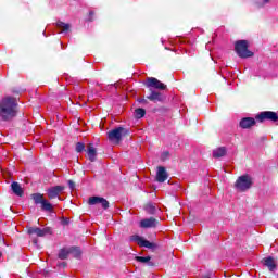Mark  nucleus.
Returning a JSON list of instances; mask_svg holds the SVG:
<instances>
[{"mask_svg":"<svg viewBox=\"0 0 278 278\" xmlns=\"http://www.w3.org/2000/svg\"><path fill=\"white\" fill-rule=\"evenodd\" d=\"M143 86L149 89L150 94L147 96L152 103H164L166 101V93L160 90H166V85L155 77H148Z\"/></svg>","mask_w":278,"mask_h":278,"instance_id":"nucleus-1","label":"nucleus"},{"mask_svg":"<svg viewBox=\"0 0 278 278\" xmlns=\"http://www.w3.org/2000/svg\"><path fill=\"white\" fill-rule=\"evenodd\" d=\"M18 103L13 97H5L0 100V118L1 121H12L16 116Z\"/></svg>","mask_w":278,"mask_h":278,"instance_id":"nucleus-2","label":"nucleus"},{"mask_svg":"<svg viewBox=\"0 0 278 278\" xmlns=\"http://www.w3.org/2000/svg\"><path fill=\"white\" fill-rule=\"evenodd\" d=\"M251 186H253V178L249 175L240 176L235 182V188L238 192H247V190H250Z\"/></svg>","mask_w":278,"mask_h":278,"instance_id":"nucleus-3","label":"nucleus"},{"mask_svg":"<svg viewBox=\"0 0 278 278\" xmlns=\"http://www.w3.org/2000/svg\"><path fill=\"white\" fill-rule=\"evenodd\" d=\"M235 51L239 58H253V53L249 50V41L239 40L235 43Z\"/></svg>","mask_w":278,"mask_h":278,"instance_id":"nucleus-4","label":"nucleus"},{"mask_svg":"<svg viewBox=\"0 0 278 278\" xmlns=\"http://www.w3.org/2000/svg\"><path fill=\"white\" fill-rule=\"evenodd\" d=\"M31 199L35 205H41V210L43 212H53V204L47 201V199H45V195H42L41 193H33Z\"/></svg>","mask_w":278,"mask_h":278,"instance_id":"nucleus-5","label":"nucleus"},{"mask_svg":"<svg viewBox=\"0 0 278 278\" xmlns=\"http://www.w3.org/2000/svg\"><path fill=\"white\" fill-rule=\"evenodd\" d=\"M129 134V130L127 128H124L122 126L114 128L108 132V138L110 142H118L119 140H123L124 136H127Z\"/></svg>","mask_w":278,"mask_h":278,"instance_id":"nucleus-6","label":"nucleus"},{"mask_svg":"<svg viewBox=\"0 0 278 278\" xmlns=\"http://www.w3.org/2000/svg\"><path fill=\"white\" fill-rule=\"evenodd\" d=\"M255 121H258V123H264L265 121L277 123L278 114L275 111H263L255 116Z\"/></svg>","mask_w":278,"mask_h":278,"instance_id":"nucleus-7","label":"nucleus"},{"mask_svg":"<svg viewBox=\"0 0 278 278\" xmlns=\"http://www.w3.org/2000/svg\"><path fill=\"white\" fill-rule=\"evenodd\" d=\"M130 242H137L139 247H143L144 249H151L152 251H154V249H157V244L150 242L149 240L138 235L131 236Z\"/></svg>","mask_w":278,"mask_h":278,"instance_id":"nucleus-8","label":"nucleus"},{"mask_svg":"<svg viewBox=\"0 0 278 278\" xmlns=\"http://www.w3.org/2000/svg\"><path fill=\"white\" fill-rule=\"evenodd\" d=\"M29 236H38V238H45V236L51 233V228H38V227H30L28 228Z\"/></svg>","mask_w":278,"mask_h":278,"instance_id":"nucleus-9","label":"nucleus"},{"mask_svg":"<svg viewBox=\"0 0 278 278\" xmlns=\"http://www.w3.org/2000/svg\"><path fill=\"white\" fill-rule=\"evenodd\" d=\"M88 203L90 205H99L100 204L103 207V210H108V207H110V202L101 197H91V198H89Z\"/></svg>","mask_w":278,"mask_h":278,"instance_id":"nucleus-10","label":"nucleus"},{"mask_svg":"<svg viewBox=\"0 0 278 278\" xmlns=\"http://www.w3.org/2000/svg\"><path fill=\"white\" fill-rule=\"evenodd\" d=\"M49 199H58L64 192V186H54L47 190Z\"/></svg>","mask_w":278,"mask_h":278,"instance_id":"nucleus-11","label":"nucleus"},{"mask_svg":"<svg viewBox=\"0 0 278 278\" xmlns=\"http://www.w3.org/2000/svg\"><path fill=\"white\" fill-rule=\"evenodd\" d=\"M263 266L268 268L269 273H275L277 270V263H275V258L273 256H268L263 258Z\"/></svg>","mask_w":278,"mask_h":278,"instance_id":"nucleus-12","label":"nucleus"},{"mask_svg":"<svg viewBox=\"0 0 278 278\" xmlns=\"http://www.w3.org/2000/svg\"><path fill=\"white\" fill-rule=\"evenodd\" d=\"M140 227L142 229H151L157 227V219L155 217L144 218L140 222Z\"/></svg>","mask_w":278,"mask_h":278,"instance_id":"nucleus-13","label":"nucleus"},{"mask_svg":"<svg viewBox=\"0 0 278 278\" xmlns=\"http://www.w3.org/2000/svg\"><path fill=\"white\" fill-rule=\"evenodd\" d=\"M254 125L255 118L253 117H243L239 123V127H241V129H251Z\"/></svg>","mask_w":278,"mask_h":278,"instance_id":"nucleus-14","label":"nucleus"},{"mask_svg":"<svg viewBox=\"0 0 278 278\" xmlns=\"http://www.w3.org/2000/svg\"><path fill=\"white\" fill-rule=\"evenodd\" d=\"M168 179V172H166L165 167L160 166L156 172V181L159 184H164Z\"/></svg>","mask_w":278,"mask_h":278,"instance_id":"nucleus-15","label":"nucleus"},{"mask_svg":"<svg viewBox=\"0 0 278 278\" xmlns=\"http://www.w3.org/2000/svg\"><path fill=\"white\" fill-rule=\"evenodd\" d=\"M87 155L90 162L97 161V148L92 143H90L87 148Z\"/></svg>","mask_w":278,"mask_h":278,"instance_id":"nucleus-16","label":"nucleus"},{"mask_svg":"<svg viewBox=\"0 0 278 278\" xmlns=\"http://www.w3.org/2000/svg\"><path fill=\"white\" fill-rule=\"evenodd\" d=\"M11 190L13 193L16 194V197H22L24 191H23V187H21V184L13 181L11 184Z\"/></svg>","mask_w":278,"mask_h":278,"instance_id":"nucleus-17","label":"nucleus"},{"mask_svg":"<svg viewBox=\"0 0 278 278\" xmlns=\"http://www.w3.org/2000/svg\"><path fill=\"white\" fill-rule=\"evenodd\" d=\"M56 27L61 29L62 34H68L71 31V24H66L64 22H56Z\"/></svg>","mask_w":278,"mask_h":278,"instance_id":"nucleus-18","label":"nucleus"},{"mask_svg":"<svg viewBox=\"0 0 278 278\" xmlns=\"http://www.w3.org/2000/svg\"><path fill=\"white\" fill-rule=\"evenodd\" d=\"M136 262H140V264H147V266H153V262H151V256H136Z\"/></svg>","mask_w":278,"mask_h":278,"instance_id":"nucleus-19","label":"nucleus"},{"mask_svg":"<svg viewBox=\"0 0 278 278\" xmlns=\"http://www.w3.org/2000/svg\"><path fill=\"white\" fill-rule=\"evenodd\" d=\"M144 211L147 212V214L155 215L157 214V206L150 202L144 206Z\"/></svg>","mask_w":278,"mask_h":278,"instance_id":"nucleus-20","label":"nucleus"},{"mask_svg":"<svg viewBox=\"0 0 278 278\" xmlns=\"http://www.w3.org/2000/svg\"><path fill=\"white\" fill-rule=\"evenodd\" d=\"M226 154L227 149H225L224 147L217 148L213 151V157H225Z\"/></svg>","mask_w":278,"mask_h":278,"instance_id":"nucleus-21","label":"nucleus"},{"mask_svg":"<svg viewBox=\"0 0 278 278\" xmlns=\"http://www.w3.org/2000/svg\"><path fill=\"white\" fill-rule=\"evenodd\" d=\"M68 255H71L70 248H63L59 251L58 257L59 260H67Z\"/></svg>","mask_w":278,"mask_h":278,"instance_id":"nucleus-22","label":"nucleus"},{"mask_svg":"<svg viewBox=\"0 0 278 278\" xmlns=\"http://www.w3.org/2000/svg\"><path fill=\"white\" fill-rule=\"evenodd\" d=\"M70 255H73V257L79 258L81 257V250L79 249V247H71Z\"/></svg>","mask_w":278,"mask_h":278,"instance_id":"nucleus-23","label":"nucleus"},{"mask_svg":"<svg viewBox=\"0 0 278 278\" xmlns=\"http://www.w3.org/2000/svg\"><path fill=\"white\" fill-rule=\"evenodd\" d=\"M147 114V111L142 108L135 110V116L136 118H144V115Z\"/></svg>","mask_w":278,"mask_h":278,"instance_id":"nucleus-24","label":"nucleus"},{"mask_svg":"<svg viewBox=\"0 0 278 278\" xmlns=\"http://www.w3.org/2000/svg\"><path fill=\"white\" fill-rule=\"evenodd\" d=\"M266 3H270V0H257L254 2L255 8H257L258 10L264 8L266 5Z\"/></svg>","mask_w":278,"mask_h":278,"instance_id":"nucleus-25","label":"nucleus"},{"mask_svg":"<svg viewBox=\"0 0 278 278\" xmlns=\"http://www.w3.org/2000/svg\"><path fill=\"white\" fill-rule=\"evenodd\" d=\"M76 153H84L86 151V144L84 142L76 143Z\"/></svg>","mask_w":278,"mask_h":278,"instance_id":"nucleus-26","label":"nucleus"},{"mask_svg":"<svg viewBox=\"0 0 278 278\" xmlns=\"http://www.w3.org/2000/svg\"><path fill=\"white\" fill-rule=\"evenodd\" d=\"M168 157H170V152L168 151H164L162 154H161V160L163 162H166V160H168Z\"/></svg>","mask_w":278,"mask_h":278,"instance_id":"nucleus-27","label":"nucleus"},{"mask_svg":"<svg viewBox=\"0 0 278 278\" xmlns=\"http://www.w3.org/2000/svg\"><path fill=\"white\" fill-rule=\"evenodd\" d=\"M67 184L72 190H75V182L73 180H68Z\"/></svg>","mask_w":278,"mask_h":278,"instance_id":"nucleus-28","label":"nucleus"},{"mask_svg":"<svg viewBox=\"0 0 278 278\" xmlns=\"http://www.w3.org/2000/svg\"><path fill=\"white\" fill-rule=\"evenodd\" d=\"M59 268H66V262L58 263Z\"/></svg>","mask_w":278,"mask_h":278,"instance_id":"nucleus-29","label":"nucleus"},{"mask_svg":"<svg viewBox=\"0 0 278 278\" xmlns=\"http://www.w3.org/2000/svg\"><path fill=\"white\" fill-rule=\"evenodd\" d=\"M140 103H142L143 105H147V103H149V101H147V99L141 98L138 100Z\"/></svg>","mask_w":278,"mask_h":278,"instance_id":"nucleus-30","label":"nucleus"},{"mask_svg":"<svg viewBox=\"0 0 278 278\" xmlns=\"http://www.w3.org/2000/svg\"><path fill=\"white\" fill-rule=\"evenodd\" d=\"M92 16H94V12H93V11H90V12H89V18H88V21H92Z\"/></svg>","mask_w":278,"mask_h":278,"instance_id":"nucleus-31","label":"nucleus"},{"mask_svg":"<svg viewBox=\"0 0 278 278\" xmlns=\"http://www.w3.org/2000/svg\"><path fill=\"white\" fill-rule=\"evenodd\" d=\"M62 225H68V218L63 219Z\"/></svg>","mask_w":278,"mask_h":278,"instance_id":"nucleus-32","label":"nucleus"},{"mask_svg":"<svg viewBox=\"0 0 278 278\" xmlns=\"http://www.w3.org/2000/svg\"><path fill=\"white\" fill-rule=\"evenodd\" d=\"M165 49H166V51H170V48H168L167 46H165Z\"/></svg>","mask_w":278,"mask_h":278,"instance_id":"nucleus-33","label":"nucleus"},{"mask_svg":"<svg viewBox=\"0 0 278 278\" xmlns=\"http://www.w3.org/2000/svg\"><path fill=\"white\" fill-rule=\"evenodd\" d=\"M274 227H275V229H278V224H275Z\"/></svg>","mask_w":278,"mask_h":278,"instance_id":"nucleus-34","label":"nucleus"},{"mask_svg":"<svg viewBox=\"0 0 278 278\" xmlns=\"http://www.w3.org/2000/svg\"><path fill=\"white\" fill-rule=\"evenodd\" d=\"M162 45H164V38L161 39Z\"/></svg>","mask_w":278,"mask_h":278,"instance_id":"nucleus-35","label":"nucleus"},{"mask_svg":"<svg viewBox=\"0 0 278 278\" xmlns=\"http://www.w3.org/2000/svg\"><path fill=\"white\" fill-rule=\"evenodd\" d=\"M42 34H43V36H47V35H46V34H47V31H45V30H43V33H42Z\"/></svg>","mask_w":278,"mask_h":278,"instance_id":"nucleus-36","label":"nucleus"},{"mask_svg":"<svg viewBox=\"0 0 278 278\" xmlns=\"http://www.w3.org/2000/svg\"><path fill=\"white\" fill-rule=\"evenodd\" d=\"M0 257H1V252H0Z\"/></svg>","mask_w":278,"mask_h":278,"instance_id":"nucleus-37","label":"nucleus"}]
</instances>
